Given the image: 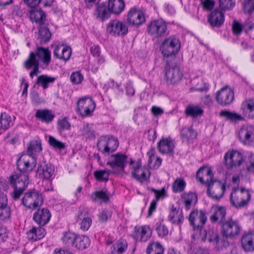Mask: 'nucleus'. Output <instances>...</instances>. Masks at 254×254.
<instances>
[{
	"label": "nucleus",
	"instance_id": "f257e3e1",
	"mask_svg": "<svg viewBox=\"0 0 254 254\" xmlns=\"http://www.w3.org/2000/svg\"><path fill=\"white\" fill-rule=\"evenodd\" d=\"M129 171L131 177L142 183L146 181L150 177V172L145 166H142L140 159H130L128 162Z\"/></svg>",
	"mask_w": 254,
	"mask_h": 254
},
{
	"label": "nucleus",
	"instance_id": "f03ea898",
	"mask_svg": "<svg viewBox=\"0 0 254 254\" xmlns=\"http://www.w3.org/2000/svg\"><path fill=\"white\" fill-rule=\"evenodd\" d=\"M196 237L198 241H205L207 240L215 249L220 250L223 249L228 245L225 240H220L217 233L212 229L207 230L200 229L199 230V237Z\"/></svg>",
	"mask_w": 254,
	"mask_h": 254
},
{
	"label": "nucleus",
	"instance_id": "7ed1b4c3",
	"mask_svg": "<svg viewBox=\"0 0 254 254\" xmlns=\"http://www.w3.org/2000/svg\"><path fill=\"white\" fill-rule=\"evenodd\" d=\"M10 181L14 188L12 196L15 200L18 199L29 184L28 174L21 172L16 173L10 177Z\"/></svg>",
	"mask_w": 254,
	"mask_h": 254
},
{
	"label": "nucleus",
	"instance_id": "20e7f679",
	"mask_svg": "<svg viewBox=\"0 0 254 254\" xmlns=\"http://www.w3.org/2000/svg\"><path fill=\"white\" fill-rule=\"evenodd\" d=\"M180 48V43L175 37L165 39L161 43L160 50L164 58H172L176 56Z\"/></svg>",
	"mask_w": 254,
	"mask_h": 254
},
{
	"label": "nucleus",
	"instance_id": "39448f33",
	"mask_svg": "<svg viewBox=\"0 0 254 254\" xmlns=\"http://www.w3.org/2000/svg\"><path fill=\"white\" fill-rule=\"evenodd\" d=\"M250 198L248 190L243 187L234 188L230 195V201L236 207L244 206Z\"/></svg>",
	"mask_w": 254,
	"mask_h": 254
},
{
	"label": "nucleus",
	"instance_id": "423d86ee",
	"mask_svg": "<svg viewBox=\"0 0 254 254\" xmlns=\"http://www.w3.org/2000/svg\"><path fill=\"white\" fill-rule=\"evenodd\" d=\"M23 205L27 208L34 209L41 206L43 203L41 194L35 190L26 192L22 199Z\"/></svg>",
	"mask_w": 254,
	"mask_h": 254
},
{
	"label": "nucleus",
	"instance_id": "0eeeda50",
	"mask_svg": "<svg viewBox=\"0 0 254 254\" xmlns=\"http://www.w3.org/2000/svg\"><path fill=\"white\" fill-rule=\"evenodd\" d=\"M225 165L228 169H236L244 162L242 154L236 150H229L224 156Z\"/></svg>",
	"mask_w": 254,
	"mask_h": 254
},
{
	"label": "nucleus",
	"instance_id": "6e6552de",
	"mask_svg": "<svg viewBox=\"0 0 254 254\" xmlns=\"http://www.w3.org/2000/svg\"><path fill=\"white\" fill-rule=\"evenodd\" d=\"M238 135L243 144L250 145L254 141V127L249 125L241 126L238 130Z\"/></svg>",
	"mask_w": 254,
	"mask_h": 254
},
{
	"label": "nucleus",
	"instance_id": "1a4fd4ad",
	"mask_svg": "<svg viewBox=\"0 0 254 254\" xmlns=\"http://www.w3.org/2000/svg\"><path fill=\"white\" fill-rule=\"evenodd\" d=\"M95 108V104L88 97H83L79 100L77 104L78 112L83 117L90 116Z\"/></svg>",
	"mask_w": 254,
	"mask_h": 254
},
{
	"label": "nucleus",
	"instance_id": "9d476101",
	"mask_svg": "<svg viewBox=\"0 0 254 254\" xmlns=\"http://www.w3.org/2000/svg\"><path fill=\"white\" fill-rule=\"evenodd\" d=\"M107 32L113 36H123L126 35L128 28L125 23L122 21L115 20L111 21L107 28Z\"/></svg>",
	"mask_w": 254,
	"mask_h": 254
},
{
	"label": "nucleus",
	"instance_id": "9b49d317",
	"mask_svg": "<svg viewBox=\"0 0 254 254\" xmlns=\"http://www.w3.org/2000/svg\"><path fill=\"white\" fill-rule=\"evenodd\" d=\"M166 30V24L162 20L152 21L148 26V33L154 38L164 36Z\"/></svg>",
	"mask_w": 254,
	"mask_h": 254
},
{
	"label": "nucleus",
	"instance_id": "f8f14e48",
	"mask_svg": "<svg viewBox=\"0 0 254 254\" xmlns=\"http://www.w3.org/2000/svg\"><path fill=\"white\" fill-rule=\"evenodd\" d=\"M127 162V156L123 154L117 153L112 155L109 158L107 164L109 165L113 169V170L118 169L119 171L126 173L125 171V165Z\"/></svg>",
	"mask_w": 254,
	"mask_h": 254
},
{
	"label": "nucleus",
	"instance_id": "ddd939ff",
	"mask_svg": "<svg viewBox=\"0 0 254 254\" xmlns=\"http://www.w3.org/2000/svg\"><path fill=\"white\" fill-rule=\"evenodd\" d=\"M165 76L168 84H176L181 80L183 73L178 66L168 65L166 67Z\"/></svg>",
	"mask_w": 254,
	"mask_h": 254
},
{
	"label": "nucleus",
	"instance_id": "4468645a",
	"mask_svg": "<svg viewBox=\"0 0 254 254\" xmlns=\"http://www.w3.org/2000/svg\"><path fill=\"white\" fill-rule=\"evenodd\" d=\"M215 98L219 104L225 106L232 102L234 99V93L230 88L226 86L217 92Z\"/></svg>",
	"mask_w": 254,
	"mask_h": 254
},
{
	"label": "nucleus",
	"instance_id": "2eb2a0df",
	"mask_svg": "<svg viewBox=\"0 0 254 254\" xmlns=\"http://www.w3.org/2000/svg\"><path fill=\"white\" fill-rule=\"evenodd\" d=\"M36 165L35 158L27 154L22 155L17 162V167L20 171H31Z\"/></svg>",
	"mask_w": 254,
	"mask_h": 254
},
{
	"label": "nucleus",
	"instance_id": "dca6fc26",
	"mask_svg": "<svg viewBox=\"0 0 254 254\" xmlns=\"http://www.w3.org/2000/svg\"><path fill=\"white\" fill-rule=\"evenodd\" d=\"M224 185L220 181H214L207 186V193L213 199H218L223 194Z\"/></svg>",
	"mask_w": 254,
	"mask_h": 254
},
{
	"label": "nucleus",
	"instance_id": "f3484780",
	"mask_svg": "<svg viewBox=\"0 0 254 254\" xmlns=\"http://www.w3.org/2000/svg\"><path fill=\"white\" fill-rule=\"evenodd\" d=\"M127 22L130 25L138 26L145 22L144 14L139 9L131 8L128 12Z\"/></svg>",
	"mask_w": 254,
	"mask_h": 254
},
{
	"label": "nucleus",
	"instance_id": "a211bd4d",
	"mask_svg": "<svg viewBox=\"0 0 254 254\" xmlns=\"http://www.w3.org/2000/svg\"><path fill=\"white\" fill-rule=\"evenodd\" d=\"M38 173L39 177L43 180L51 181L54 175L55 168L51 164L43 162L39 164Z\"/></svg>",
	"mask_w": 254,
	"mask_h": 254
},
{
	"label": "nucleus",
	"instance_id": "6ab92c4d",
	"mask_svg": "<svg viewBox=\"0 0 254 254\" xmlns=\"http://www.w3.org/2000/svg\"><path fill=\"white\" fill-rule=\"evenodd\" d=\"M98 149L103 153H108L115 151L118 146L117 140L111 137L107 139L105 137L101 138L97 144Z\"/></svg>",
	"mask_w": 254,
	"mask_h": 254
},
{
	"label": "nucleus",
	"instance_id": "aec40b11",
	"mask_svg": "<svg viewBox=\"0 0 254 254\" xmlns=\"http://www.w3.org/2000/svg\"><path fill=\"white\" fill-rule=\"evenodd\" d=\"M54 55L60 60L67 61L71 55V48L64 44H57L53 46Z\"/></svg>",
	"mask_w": 254,
	"mask_h": 254
},
{
	"label": "nucleus",
	"instance_id": "412c9836",
	"mask_svg": "<svg viewBox=\"0 0 254 254\" xmlns=\"http://www.w3.org/2000/svg\"><path fill=\"white\" fill-rule=\"evenodd\" d=\"M213 175L211 168L208 166H204L201 167L197 171L196 178L200 182L208 186L213 180Z\"/></svg>",
	"mask_w": 254,
	"mask_h": 254
},
{
	"label": "nucleus",
	"instance_id": "4be33fe9",
	"mask_svg": "<svg viewBox=\"0 0 254 254\" xmlns=\"http://www.w3.org/2000/svg\"><path fill=\"white\" fill-rule=\"evenodd\" d=\"M239 225L235 221L229 220L223 225L222 233L226 237L235 236L239 233Z\"/></svg>",
	"mask_w": 254,
	"mask_h": 254
},
{
	"label": "nucleus",
	"instance_id": "5701e85b",
	"mask_svg": "<svg viewBox=\"0 0 254 254\" xmlns=\"http://www.w3.org/2000/svg\"><path fill=\"white\" fill-rule=\"evenodd\" d=\"M206 220V217L201 211H192L189 216L190 223L194 228H199L202 226Z\"/></svg>",
	"mask_w": 254,
	"mask_h": 254
},
{
	"label": "nucleus",
	"instance_id": "b1692460",
	"mask_svg": "<svg viewBox=\"0 0 254 254\" xmlns=\"http://www.w3.org/2000/svg\"><path fill=\"white\" fill-rule=\"evenodd\" d=\"M51 218L50 211L46 208L39 209L34 214L33 219L38 224L44 225Z\"/></svg>",
	"mask_w": 254,
	"mask_h": 254
},
{
	"label": "nucleus",
	"instance_id": "393cba45",
	"mask_svg": "<svg viewBox=\"0 0 254 254\" xmlns=\"http://www.w3.org/2000/svg\"><path fill=\"white\" fill-rule=\"evenodd\" d=\"M77 222L80 225L81 229L87 230L91 226L92 220L89 214L86 211L82 210L77 215Z\"/></svg>",
	"mask_w": 254,
	"mask_h": 254
},
{
	"label": "nucleus",
	"instance_id": "a878e982",
	"mask_svg": "<svg viewBox=\"0 0 254 254\" xmlns=\"http://www.w3.org/2000/svg\"><path fill=\"white\" fill-rule=\"evenodd\" d=\"M151 231L147 226L136 227L135 228L134 238L138 241L145 242L151 236Z\"/></svg>",
	"mask_w": 254,
	"mask_h": 254
},
{
	"label": "nucleus",
	"instance_id": "bb28decb",
	"mask_svg": "<svg viewBox=\"0 0 254 254\" xmlns=\"http://www.w3.org/2000/svg\"><path fill=\"white\" fill-rule=\"evenodd\" d=\"M243 115L249 118L254 117V98L246 99L244 101L241 107Z\"/></svg>",
	"mask_w": 254,
	"mask_h": 254
},
{
	"label": "nucleus",
	"instance_id": "cd10ccee",
	"mask_svg": "<svg viewBox=\"0 0 254 254\" xmlns=\"http://www.w3.org/2000/svg\"><path fill=\"white\" fill-rule=\"evenodd\" d=\"M174 148V143L170 138H163L158 144V150L163 154L171 153Z\"/></svg>",
	"mask_w": 254,
	"mask_h": 254
},
{
	"label": "nucleus",
	"instance_id": "c85d7f7f",
	"mask_svg": "<svg viewBox=\"0 0 254 254\" xmlns=\"http://www.w3.org/2000/svg\"><path fill=\"white\" fill-rule=\"evenodd\" d=\"M111 12L108 6L105 4L98 5L95 10V15L100 21H103L108 19Z\"/></svg>",
	"mask_w": 254,
	"mask_h": 254
},
{
	"label": "nucleus",
	"instance_id": "c756f323",
	"mask_svg": "<svg viewBox=\"0 0 254 254\" xmlns=\"http://www.w3.org/2000/svg\"><path fill=\"white\" fill-rule=\"evenodd\" d=\"M242 246L246 252L254 251V233H250L244 235L242 239Z\"/></svg>",
	"mask_w": 254,
	"mask_h": 254
},
{
	"label": "nucleus",
	"instance_id": "7c9ffc66",
	"mask_svg": "<svg viewBox=\"0 0 254 254\" xmlns=\"http://www.w3.org/2000/svg\"><path fill=\"white\" fill-rule=\"evenodd\" d=\"M29 17L32 21L40 25L43 24L46 20L44 12L38 8H34L30 11Z\"/></svg>",
	"mask_w": 254,
	"mask_h": 254
},
{
	"label": "nucleus",
	"instance_id": "2f4dec72",
	"mask_svg": "<svg viewBox=\"0 0 254 254\" xmlns=\"http://www.w3.org/2000/svg\"><path fill=\"white\" fill-rule=\"evenodd\" d=\"M125 2L123 0H109L108 7L111 13L118 15L124 9Z\"/></svg>",
	"mask_w": 254,
	"mask_h": 254
},
{
	"label": "nucleus",
	"instance_id": "473e14b6",
	"mask_svg": "<svg viewBox=\"0 0 254 254\" xmlns=\"http://www.w3.org/2000/svg\"><path fill=\"white\" fill-rule=\"evenodd\" d=\"M25 66L28 69L31 67H34L33 70L30 72L31 77L34 75L37 74L38 71V60L34 53H31L29 58L25 63Z\"/></svg>",
	"mask_w": 254,
	"mask_h": 254
},
{
	"label": "nucleus",
	"instance_id": "72a5a7b5",
	"mask_svg": "<svg viewBox=\"0 0 254 254\" xmlns=\"http://www.w3.org/2000/svg\"><path fill=\"white\" fill-rule=\"evenodd\" d=\"M211 211L213 213L210 217V219L212 222H216L217 221H222L225 215V209L220 206L213 205L211 209Z\"/></svg>",
	"mask_w": 254,
	"mask_h": 254
},
{
	"label": "nucleus",
	"instance_id": "f704fd0d",
	"mask_svg": "<svg viewBox=\"0 0 254 254\" xmlns=\"http://www.w3.org/2000/svg\"><path fill=\"white\" fill-rule=\"evenodd\" d=\"M208 21L212 26H219L224 21L223 14L221 11L215 10L209 16Z\"/></svg>",
	"mask_w": 254,
	"mask_h": 254
},
{
	"label": "nucleus",
	"instance_id": "c9c22d12",
	"mask_svg": "<svg viewBox=\"0 0 254 254\" xmlns=\"http://www.w3.org/2000/svg\"><path fill=\"white\" fill-rule=\"evenodd\" d=\"M27 237L29 240L36 241L44 237L45 231L41 227H38L37 228L33 227L27 232Z\"/></svg>",
	"mask_w": 254,
	"mask_h": 254
},
{
	"label": "nucleus",
	"instance_id": "e433bc0d",
	"mask_svg": "<svg viewBox=\"0 0 254 254\" xmlns=\"http://www.w3.org/2000/svg\"><path fill=\"white\" fill-rule=\"evenodd\" d=\"M10 216V209L6 204L5 196H0V219L4 220Z\"/></svg>",
	"mask_w": 254,
	"mask_h": 254
},
{
	"label": "nucleus",
	"instance_id": "4c0bfd02",
	"mask_svg": "<svg viewBox=\"0 0 254 254\" xmlns=\"http://www.w3.org/2000/svg\"><path fill=\"white\" fill-rule=\"evenodd\" d=\"M90 241L88 237L85 236H79L77 237L73 247L78 250H83L88 247Z\"/></svg>",
	"mask_w": 254,
	"mask_h": 254
},
{
	"label": "nucleus",
	"instance_id": "58836bf2",
	"mask_svg": "<svg viewBox=\"0 0 254 254\" xmlns=\"http://www.w3.org/2000/svg\"><path fill=\"white\" fill-rule=\"evenodd\" d=\"M13 119L9 115L3 113L0 116V128L6 130L13 125Z\"/></svg>",
	"mask_w": 254,
	"mask_h": 254
},
{
	"label": "nucleus",
	"instance_id": "ea45409f",
	"mask_svg": "<svg viewBox=\"0 0 254 254\" xmlns=\"http://www.w3.org/2000/svg\"><path fill=\"white\" fill-rule=\"evenodd\" d=\"M169 219L173 223H181L183 220L182 211L173 207L169 215Z\"/></svg>",
	"mask_w": 254,
	"mask_h": 254
},
{
	"label": "nucleus",
	"instance_id": "a19ab883",
	"mask_svg": "<svg viewBox=\"0 0 254 254\" xmlns=\"http://www.w3.org/2000/svg\"><path fill=\"white\" fill-rule=\"evenodd\" d=\"M35 116L39 119L46 123L52 121L54 117L51 111L46 110H37Z\"/></svg>",
	"mask_w": 254,
	"mask_h": 254
},
{
	"label": "nucleus",
	"instance_id": "79ce46f5",
	"mask_svg": "<svg viewBox=\"0 0 254 254\" xmlns=\"http://www.w3.org/2000/svg\"><path fill=\"white\" fill-rule=\"evenodd\" d=\"M220 116L225 117L226 119L231 122H238L244 120L243 117L241 115L235 112H231L225 110L222 111L220 113Z\"/></svg>",
	"mask_w": 254,
	"mask_h": 254
},
{
	"label": "nucleus",
	"instance_id": "37998d69",
	"mask_svg": "<svg viewBox=\"0 0 254 254\" xmlns=\"http://www.w3.org/2000/svg\"><path fill=\"white\" fill-rule=\"evenodd\" d=\"M127 248V243L124 239H119L113 245L112 251L113 254H121L123 253Z\"/></svg>",
	"mask_w": 254,
	"mask_h": 254
},
{
	"label": "nucleus",
	"instance_id": "c03bdc74",
	"mask_svg": "<svg viewBox=\"0 0 254 254\" xmlns=\"http://www.w3.org/2000/svg\"><path fill=\"white\" fill-rule=\"evenodd\" d=\"M36 55L39 59L44 63L48 64L51 59V53L48 49L39 48L36 52Z\"/></svg>",
	"mask_w": 254,
	"mask_h": 254
},
{
	"label": "nucleus",
	"instance_id": "a18cd8bd",
	"mask_svg": "<svg viewBox=\"0 0 254 254\" xmlns=\"http://www.w3.org/2000/svg\"><path fill=\"white\" fill-rule=\"evenodd\" d=\"M186 112L189 116L196 118L201 116L203 114V110L197 106L190 105L188 106L186 110Z\"/></svg>",
	"mask_w": 254,
	"mask_h": 254
},
{
	"label": "nucleus",
	"instance_id": "49530a36",
	"mask_svg": "<svg viewBox=\"0 0 254 254\" xmlns=\"http://www.w3.org/2000/svg\"><path fill=\"white\" fill-rule=\"evenodd\" d=\"M42 150L41 143L38 141H32L28 147V154L31 156L39 153Z\"/></svg>",
	"mask_w": 254,
	"mask_h": 254
},
{
	"label": "nucleus",
	"instance_id": "de8ad7c7",
	"mask_svg": "<svg viewBox=\"0 0 254 254\" xmlns=\"http://www.w3.org/2000/svg\"><path fill=\"white\" fill-rule=\"evenodd\" d=\"M148 166L150 168H158L161 165L162 160L159 157L155 155L152 152L149 153Z\"/></svg>",
	"mask_w": 254,
	"mask_h": 254
},
{
	"label": "nucleus",
	"instance_id": "09e8293b",
	"mask_svg": "<svg viewBox=\"0 0 254 254\" xmlns=\"http://www.w3.org/2000/svg\"><path fill=\"white\" fill-rule=\"evenodd\" d=\"M115 170H100L94 173V176L99 181H107L108 180L109 175L112 173H115Z\"/></svg>",
	"mask_w": 254,
	"mask_h": 254
},
{
	"label": "nucleus",
	"instance_id": "8fccbe9b",
	"mask_svg": "<svg viewBox=\"0 0 254 254\" xmlns=\"http://www.w3.org/2000/svg\"><path fill=\"white\" fill-rule=\"evenodd\" d=\"M163 249L158 243H152L150 244L147 249V254H163Z\"/></svg>",
	"mask_w": 254,
	"mask_h": 254
},
{
	"label": "nucleus",
	"instance_id": "3c124183",
	"mask_svg": "<svg viewBox=\"0 0 254 254\" xmlns=\"http://www.w3.org/2000/svg\"><path fill=\"white\" fill-rule=\"evenodd\" d=\"M51 37V33H50L48 29L45 26H42L40 27L39 30L38 38L42 42H47Z\"/></svg>",
	"mask_w": 254,
	"mask_h": 254
},
{
	"label": "nucleus",
	"instance_id": "603ef678",
	"mask_svg": "<svg viewBox=\"0 0 254 254\" xmlns=\"http://www.w3.org/2000/svg\"><path fill=\"white\" fill-rule=\"evenodd\" d=\"M184 202L186 207L189 208L190 206L192 203H195L197 200V197L195 194L192 193H188L184 195Z\"/></svg>",
	"mask_w": 254,
	"mask_h": 254
},
{
	"label": "nucleus",
	"instance_id": "864d4df0",
	"mask_svg": "<svg viewBox=\"0 0 254 254\" xmlns=\"http://www.w3.org/2000/svg\"><path fill=\"white\" fill-rule=\"evenodd\" d=\"M77 236L71 232H66L62 238L63 242L67 245H71L73 246Z\"/></svg>",
	"mask_w": 254,
	"mask_h": 254
},
{
	"label": "nucleus",
	"instance_id": "5fc2aeb1",
	"mask_svg": "<svg viewBox=\"0 0 254 254\" xmlns=\"http://www.w3.org/2000/svg\"><path fill=\"white\" fill-rule=\"evenodd\" d=\"M49 143L55 149L62 150L65 148L64 143L60 141L52 136L49 137Z\"/></svg>",
	"mask_w": 254,
	"mask_h": 254
},
{
	"label": "nucleus",
	"instance_id": "6e6d98bb",
	"mask_svg": "<svg viewBox=\"0 0 254 254\" xmlns=\"http://www.w3.org/2000/svg\"><path fill=\"white\" fill-rule=\"evenodd\" d=\"M55 78L48 77L46 75H41L38 78L37 83L41 85L45 89L48 87V84L54 82Z\"/></svg>",
	"mask_w": 254,
	"mask_h": 254
},
{
	"label": "nucleus",
	"instance_id": "4d7b16f0",
	"mask_svg": "<svg viewBox=\"0 0 254 254\" xmlns=\"http://www.w3.org/2000/svg\"><path fill=\"white\" fill-rule=\"evenodd\" d=\"M185 186L186 183L183 179H177L173 184V190L175 192L182 191L185 188Z\"/></svg>",
	"mask_w": 254,
	"mask_h": 254
},
{
	"label": "nucleus",
	"instance_id": "13d9d810",
	"mask_svg": "<svg viewBox=\"0 0 254 254\" xmlns=\"http://www.w3.org/2000/svg\"><path fill=\"white\" fill-rule=\"evenodd\" d=\"M243 10L245 13H252L254 10V0H245L243 3Z\"/></svg>",
	"mask_w": 254,
	"mask_h": 254
},
{
	"label": "nucleus",
	"instance_id": "bf43d9fd",
	"mask_svg": "<svg viewBox=\"0 0 254 254\" xmlns=\"http://www.w3.org/2000/svg\"><path fill=\"white\" fill-rule=\"evenodd\" d=\"M92 198L94 201H107L109 199V196L106 192L100 191L95 192L92 195Z\"/></svg>",
	"mask_w": 254,
	"mask_h": 254
},
{
	"label": "nucleus",
	"instance_id": "052dcab7",
	"mask_svg": "<svg viewBox=\"0 0 254 254\" xmlns=\"http://www.w3.org/2000/svg\"><path fill=\"white\" fill-rule=\"evenodd\" d=\"M235 5L233 0H219V6L224 10L232 8Z\"/></svg>",
	"mask_w": 254,
	"mask_h": 254
},
{
	"label": "nucleus",
	"instance_id": "680f3d73",
	"mask_svg": "<svg viewBox=\"0 0 254 254\" xmlns=\"http://www.w3.org/2000/svg\"><path fill=\"white\" fill-rule=\"evenodd\" d=\"M194 87L192 89L196 91H202L206 89V86L202 80L200 79H194L192 81Z\"/></svg>",
	"mask_w": 254,
	"mask_h": 254
},
{
	"label": "nucleus",
	"instance_id": "e2e57ef3",
	"mask_svg": "<svg viewBox=\"0 0 254 254\" xmlns=\"http://www.w3.org/2000/svg\"><path fill=\"white\" fill-rule=\"evenodd\" d=\"M182 135L188 139H192L196 137V133L190 128H184L182 130Z\"/></svg>",
	"mask_w": 254,
	"mask_h": 254
},
{
	"label": "nucleus",
	"instance_id": "0e129e2a",
	"mask_svg": "<svg viewBox=\"0 0 254 254\" xmlns=\"http://www.w3.org/2000/svg\"><path fill=\"white\" fill-rule=\"evenodd\" d=\"M156 230L159 236L160 237H164L166 236L168 233V231L167 227L165 226L164 224L162 222L157 224Z\"/></svg>",
	"mask_w": 254,
	"mask_h": 254
},
{
	"label": "nucleus",
	"instance_id": "69168bd1",
	"mask_svg": "<svg viewBox=\"0 0 254 254\" xmlns=\"http://www.w3.org/2000/svg\"><path fill=\"white\" fill-rule=\"evenodd\" d=\"M83 79V76L79 72H75L72 73L70 76V79L71 82L75 84H78L80 83L82 81Z\"/></svg>",
	"mask_w": 254,
	"mask_h": 254
},
{
	"label": "nucleus",
	"instance_id": "338daca9",
	"mask_svg": "<svg viewBox=\"0 0 254 254\" xmlns=\"http://www.w3.org/2000/svg\"><path fill=\"white\" fill-rule=\"evenodd\" d=\"M70 124L65 118L59 121L58 127L60 130H63L68 129L70 128Z\"/></svg>",
	"mask_w": 254,
	"mask_h": 254
},
{
	"label": "nucleus",
	"instance_id": "774afa93",
	"mask_svg": "<svg viewBox=\"0 0 254 254\" xmlns=\"http://www.w3.org/2000/svg\"><path fill=\"white\" fill-rule=\"evenodd\" d=\"M112 212L109 210H104L99 214L100 220L103 222L106 221L111 216Z\"/></svg>",
	"mask_w": 254,
	"mask_h": 254
}]
</instances>
